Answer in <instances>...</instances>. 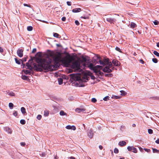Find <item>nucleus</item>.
<instances>
[{
  "label": "nucleus",
  "mask_w": 159,
  "mask_h": 159,
  "mask_svg": "<svg viewBox=\"0 0 159 159\" xmlns=\"http://www.w3.org/2000/svg\"><path fill=\"white\" fill-rule=\"evenodd\" d=\"M60 115L61 116H65V115H67L66 113L64 112V111L63 110H61L60 112Z\"/></svg>",
  "instance_id": "f3484780"
},
{
  "label": "nucleus",
  "mask_w": 159,
  "mask_h": 159,
  "mask_svg": "<svg viewBox=\"0 0 159 159\" xmlns=\"http://www.w3.org/2000/svg\"><path fill=\"white\" fill-rule=\"evenodd\" d=\"M120 92L121 93V95L123 96H125L127 94L126 92L123 90H121Z\"/></svg>",
  "instance_id": "6ab92c4d"
},
{
  "label": "nucleus",
  "mask_w": 159,
  "mask_h": 159,
  "mask_svg": "<svg viewBox=\"0 0 159 159\" xmlns=\"http://www.w3.org/2000/svg\"><path fill=\"white\" fill-rule=\"evenodd\" d=\"M66 20V18L65 17H63L61 18V20L63 21H65Z\"/></svg>",
  "instance_id": "49530a36"
},
{
  "label": "nucleus",
  "mask_w": 159,
  "mask_h": 159,
  "mask_svg": "<svg viewBox=\"0 0 159 159\" xmlns=\"http://www.w3.org/2000/svg\"><path fill=\"white\" fill-rule=\"evenodd\" d=\"M119 152V150L118 149L116 148H115L114 149V152L115 153H117Z\"/></svg>",
  "instance_id": "72a5a7b5"
},
{
  "label": "nucleus",
  "mask_w": 159,
  "mask_h": 159,
  "mask_svg": "<svg viewBox=\"0 0 159 159\" xmlns=\"http://www.w3.org/2000/svg\"><path fill=\"white\" fill-rule=\"evenodd\" d=\"M75 24L77 25H79L80 24V23L79 22V21L76 20H75Z\"/></svg>",
  "instance_id": "c03bdc74"
},
{
  "label": "nucleus",
  "mask_w": 159,
  "mask_h": 159,
  "mask_svg": "<svg viewBox=\"0 0 159 159\" xmlns=\"http://www.w3.org/2000/svg\"><path fill=\"white\" fill-rule=\"evenodd\" d=\"M39 56L37 59L38 64L33 63L32 60H30L26 63V68L31 69L33 68L35 70H39L42 69L52 70L55 68V64L61 61L66 64H69L72 61V57L69 55H67L62 57L61 54L58 53L53 57L52 52L48 54L39 53Z\"/></svg>",
  "instance_id": "f257e3e1"
},
{
  "label": "nucleus",
  "mask_w": 159,
  "mask_h": 159,
  "mask_svg": "<svg viewBox=\"0 0 159 159\" xmlns=\"http://www.w3.org/2000/svg\"><path fill=\"white\" fill-rule=\"evenodd\" d=\"M152 61L154 63H157L158 62V60L157 58H153L152 60Z\"/></svg>",
  "instance_id": "c756f323"
},
{
  "label": "nucleus",
  "mask_w": 159,
  "mask_h": 159,
  "mask_svg": "<svg viewBox=\"0 0 159 159\" xmlns=\"http://www.w3.org/2000/svg\"><path fill=\"white\" fill-rule=\"evenodd\" d=\"M120 159H125V158L124 157H121L120 158Z\"/></svg>",
  "instance_id": "e2e57ef3"
},
{
  "label": "nucleus",
  "mask_w": 159,
  "mask_h": 159,
  "mask_svg": "<svg viewBox=\"0 0 159 159\" xmlns=\"http://www.w3.org/2000/svg\"><path fill=\"white\" fill-rule=\"evenodd\" d=\"M157 47H159V43H157Z\"/></svg>",
  "instance_id": "bf43d9fd"
},
{
  "label": "nucleus",
  "mask_w": 159,
  "mask_h": 159,
  "mask_svg": "<svg viewBox=\"0 0 159 159\" xmlns=\"http://www.w3.org/2000/svg\"><path fill=\"white\" fill-rule=\"evenodd\" d=\"M139 149L140 151L141 152H143V148L141 147L139 148Z\"/></svg>",
  "instance_id": "4d7b16f0"
},
{
  "label": "nucleus",
  "mask_w": 159,
  "mask_h": 159,
  "mask_svg": "<svg viewBox=\"0 0 159 159\" xmlns=\"http://www.w3.org/2000/svg\"><path fill=\"white\" fill-rule=\"evenodd\" d=\"M112 62L114 65L116 66H119L120 64V62L115 60H114L112 61Z\"/></svg>",
  "instance_id": "1a4fd4ad"
},
{
  "label": "nucleus",
  "mask_w": 159,
  "mask_h": 159,
  "mask_svg": "<svg viewBox=\"0 0 159 159\" xmlns=\"http://www.w3.org/2000/svg\"><path fill=\"white\" fill-rule=\"evenodd\" d=\"M23 50L22 49H18L17 51V53L18 56L20 57H21L23 56Z\"/></svg>",
  "instance_id": "423d86ee"
},
{
  "label": "nucleus",
  "mask_w": 159,
  "mask_h": 159,
  "mask_svg": "<svg viewBox=\"0 0 159 159\" xmlns=\"http://www.w3.org/2000/svg\"><path fill=\"white\" fill-rule=\"evenodd\" d=\"M92 102H95L97 101V100L94 98H92L91 100Z\"/></svg>",
  "instance_id": "4c0bfd02"
},
{
  "label": "nucleus",
  "mask_w": 159,
  "mask_h": 159,
  "mask_svg": "<svg viewBox=\"0 0 159 159\" xmlns=\"http://www.w3.org/2000/svg\"><path fill=\"white\" fill-rule=\"evenodd\" d=\"M153 152V153H159V150L155 148H152Z\"/></svg>",
  "instance_id": "a878e982"
},
{
  "label": "nucleus",
  "mask_w": 159,
  "mask_h": 159,
  "mask_svg": "<svg viewBox=\"0 0 159 159\" xmlns=\"http://www.w3.org/2000/svg\"><path fill=\"white\" fill-rule=\"evenodd\" d=\"M20 123L22 125H24L25 123V120H21L20 121Z\"/></svg>",
  "instance_id": "bb28decb"
},
{
  "label": "nucleus",
  "mask_w": 159,
  "mask_h": 159,
  "mask_svg": "<svg viewBox=\"0 0 159 159\" xmlns=\"http://www.w3.org/2000/svg\"><path fill=\"white\" fill-rule=\"evenodd\" d=\"M136 27V25L133 22H132L131 24L130 27L134 28Z\"/></svg>",
  "instance_id": "5701e85b"
},
{
  "label": "nucleus",
  "mask_w": 159,
  "mask_h": 159,
  "mask_svg": "<svg viewBox=\"0 0 159 159\" xmlns=\"http://www.w3.org/2000/svg\"><path fill=\"white\" fill-rule=\"evenodd\" d=\"M88 135L89 138H92L93 136V132L92 130H90L88 133Z\"/></svg>",
  "instance_id": "9d476101"
},
{
  "label": "nucleus",
  "mask_w": 159,
  "mask_h": 159,
  "mask_svg": "<svg viewBox=\"0 0 159 159\" xmlns=\"http://www.w3.org/2000/svg\"><path fill=\"white\" fill-rule=\"evenodd\" d=\"M11 97H13L15 96V94L12 91L8 92L7 93Z\"/></svg>",
  "instance_id": "dca6fc26"
},
{
  "label": "nucleus",
  "mask_w": 159,
  "mask_h": 159,
  "mask_svg": "<svg viewBox=\"0 0 159 159\" xmlns=\"http://www.w3.org/2000/svg\"><path fill=\"white\" fill-rule=\"evenodd\" d=\"M49 112L47 110H45L44 111V116H47L49 115Z\"/></svg>",
  "instance_id": "a211bd4d"
},
{
  "label": "nucleus",
  "mask_w": 159,
  "mask_h": 159,
  "mask_svg": "<svg viewBox=\"0 0 159 159\" xmlns=\"http://www.w3.org/2000/svg\"><path fill=\"white\" fill-rule=\"evenodd\" d=\"M93 61L95 63H99L100 65L104 66V67L103 68L102 66L99 65L94 66L92 63H90L88 67L90 69L93 70L95 72H98L101 69H102L104 72L107 73H110L112 71L111 68L112 67V64L111 62L109 61L108 59H105L102 61L99 55H96L93 57Z\"/></svg>",
  "instance_id": "f03ea898"
},
{
  "label": "nucleus",
  "mask_w": 159,
  "mask_h": 159,
  "mask_svg": "<svg viewBox=\"0 0 159 159\" xmlns=\"http://www.w3.org/2000/svg\"><path fill=\"white\" fill-rule=\"evenodd\" d=\"M110 97L108 96H107L103 98V100L105 101H107L109 100Z\"/></svg>",
  "instance_id": "cd10ccee"
},
{
  "label": "nucleus",
  "mask_w": 159,
  "mask_h": 159,
  "mask_svg": "<svg viewBox=\"0 0 159 159\" xmlns=\"http://www.w3.org/2000/svg\"><path fill=\"white\" fill-rule=\"evenodd\" d=\"M112 98L114 99H120L121 98V97L117 96H113Z\"/></svg>",
  "instance_id": "393cba45"
},
{
  "label": "nucleus",
  "mask_w": 159,
  "mask_h": 159,
  "mask_svg": "<svg viewBox=\"0 0 159 159\" xmlns=\"http://www.w3.org/2000/svg\"><path fill=\"white\" fill-rule=\"evenodd\" d=\"M21 78L23 80H28V78L27 76H25V75H22L21 76Z\"/></svg>",
  "instance_id": "aec40b11"
},
{
  "label": "nucleus",
  "mask_w": 159,
  "mask_h": 159,
  "mask_svg": "<svg viewBox=\"0 0 159 159\" xmlns=\"http://www.w3.org/2000/svg\"><path fill=\"white\" fill-rule=\"evenodd\" d=\"M23 71L26 74H30V71L29 70H24Z\"/></svg>",
  "instance_id": "4be33fe9"
},
{
  "label": "nucleus",
  "mask_w": 159,
  "mask_h": 159,
  "mask_svg": "<svg viewBox=\"0 0 159 159\" xmlns=\"http://www.w3.org/2000/svg\"><path fill=\"white\" fill-rule=\"evenodd\" d=\"M27 29L28 31H31L33 29V27L31 26H29L27 27Z\"/></svg>",
  "instance_id": "7c9ffc66"
},
{
  "label": "nucleus",
  "mask_w": 159,
  "mask_h": 159,
  "mask_svg": "<svg viewBox=\"0 0 159 159\" xmlns=\"http://www.w3.org/2000/svg\"><path fill=\"white\" fill-rule=\"evenodd\" d=\"M139 61L140 62L142 63V64H143L144 63V61L142 59H140L139 60Z\"/></svg>",
  "instance_id": "603ef678"
},
{
  "label": "nucleus",
  "mask_w": 159,
  "mask_h": 159,
  "mask_svg": "<svg viewBox=\"0 0 159 159\" xmlns=\"http://www.w3.org/2000/svg\"><path fill=\"white\" fill-rule=\"evenodd\" d=\"M23 5H24V6L27 7H31L30 5H29V4H27L24 3L23 4Z\"/></svg>",
  "instance_id": "58836bf2"
},
{
  "label": "nucleus",
  "mask_w": 159,
  "mask_h": 159,
  "mask_svg": "<svg viewBox=\"0 0 159 159\" xmlns=\"http://www.w3.org/2000/svg\"><path fill=\"white\" fill-rule=\"evenodd\" d=\"M81 18H84V19H89V17H88V16H87V17H83V16H81Z\"/></svg>",
  "instance_id": "09e8293b"
},
{
  "label": "nucleus",
  "mask_w": 159,
  "mask_h": 159,
  "mask_svg": "<svg viewBox=\"0 0 159 159\" xmlns=\"http://www.w3.org/2000/svg\"><path fill=\"white\" fill-rule=\"evenodd\" d=\"M45 153H42V156L43 157L45 156Z\"/></svg>",
  "instance_id": "13d9d810"
},
{
  "label": "nucleus",
  "mask_w": 159,
  "mask_h": 159,
  "mask_svg": "<svg viewBox=\"0 0 159 159\" xmlns=\"http://www.w3.org/2000/svg\"><path fill=\"white\" fill-rule=\"evenodd\" d=\"M115 49H116V50L117 51L119 52H121V50L119 48L117 47H116Z\"/></svg>",
  "instance_id": "37998d69"
},
{
  "label": "nucleus",
  "mask_w": 159,
  "mask_h": 159,
  "mask_svg": "<svg viewBox=\"0 0 159 159\" xmlns=\"http://www.w3.org/2000/svg\"><path fill=\"white\" fill-rule=\"evenodd\" d=\"M60 35L57 33H54L53 34L54 37L56 38H59Z\"/></svg>",
  "instance_id": "2f4dec72"
},
{
  "label": "nucleus",
  "mask_w": 159,
  "mask_h": 159,
  "mask_svg": "<svg viewBox=\"0 0 159 159\" xmlns=\"http://www.w3.org/2000/svg\"><path fill=\"white\" fill-rule=\"evenodd\" d=\"M58 84L59 85L63 83V80L61 78L58 79Z\"/></svg>",
  "instance_id": "412c9836"
},
{
  "label": "nucleus",
  "mask_w": 159,
  "mask_h": 159,
  "mask_svg": "<svg viewBox=\"0 0 159 159\" xmlns=\"http://www.w3.org/2000/svg\"><path fill=\"white\" fill-rule=\"evenodd\" d=\"M127 149L128 151H132L134 153H137V149L133 146H128L127 148Z\"/></svg>",
  "instance_id": "39448f33"
},
{
  "label": "nucleus",
  "mask_w": 159,
  "mask_h": 159,
  "mask_svg": "<svg viewBox=\"0 0 159 159\" xmlns=\"http://www.w3.org/2000/svg\"><path fill=\"white\" fill-rule=\"evenodd\" d=\"M144 149L145 151L148 152H149L150 151V150L149 149L144 148Z\"/></svg>",
  "instance_id": "a19ab883"
},
{
  "label": "nucleus",
  "mask_w": 159,
  "mask_h": 159,
  "mask_svg": "<svg viewBox=\"0 0 159 159\" xmlns=\"http://www.w3.org/2000/svg\"><path fill=\"white\" fill-rule=\"evenodd\" d=\"M36 48H34L32 52L34 53V52H36Z\"/></svg>",
  "instance_id": "3c124183"
},
{
  "label": "nucleus",
  "mask_w": 159,
  "mask_h": 159,
  "mask_svg": "<svg viewBox=\"0 0 159 159\" xmlns=\"http://www.w3.org/2000/svg\"><path fill=\"white\" fill-rule=\"evenodd\" d=\"M20 111L22 114L24 115H25L26 113L25 109L23 107H21V108Z\"/></svg>",
  "instance_id": "ddd939ff"
},
{
  "label": "nucleus",
  "mask_w": 159,
  "mask_h": 159,
  "mask_svg": "<svg viewBox=\"0 0 159 159\" xmlns=\"http://www.w3.org/2000/svg\"><path fill=\"white\" fill-rule=\"evenodd\" d=\"M58 157H57V156H55L54 157V159H58Z\"/></svg>",
  "instance_id": "052dcab7"
},
{
  "label": "nucleus",
  "mask_w": 159,
  "mask_h": 159,
  "mask_svg": "<svg viewBox=\"0 0 159 159\" xmlns=\"http://www.w3.org/2000/svg\"><path fill=\"white\" fill-rule=\"evenodd\" d=\"M17 114H18V113H17V111H13V115L14 116H16L17 115Z\"/></svg>",
  "instance_id": "c9c22d12"
},
{
  "label": "nucleus",
  "mask_w": 159,
  "mask_h": 159,
  "mask_svg": "<svg viewBox=\"0 0 159 159\" xmlns=\"http://www.w3.org/2000/svg\"><path fill=\"white\" fill-rule=\"evenodd\" d=\"M91 78H92V79H94V76H92V77H91Z\"/></svg>",
  "instance_id": "0e129e2a"
},
{
  "label": "nucleus",
  "mask_w": 159,
  "mask_h": 159,
  "mask_svg": "<svg viewBox=\"0 0 159 159\" xmlns=\"http://www.w3.org/2000/svg\"><path fill=\"white\" fill-rule=\"evenodd\" d=\"M99 147V149H100V150H102V149L103 148V147L101 145H100Z\"/></svg>",
  "instance_id": "5fc2aeb1"
},
{
  "label": "nucleus",
  "mask_w": 159,
  "mask_h": 159,
  "mask_svg": "<svg viewBox=\"0 0 159 159\" xmlns=\"http://www.w3.org/2000/svg\"><path fill=\"white\" fill-rule=\"evenodd\" d=\"M148 132L149 134H151L153 133V131L151 129H149L148 130Z\"/></svg>",
  "instance_id": "f704fd0d"
},
{
  "label": "nucleus",
  "mask_w": 159,
  "mask_h": 159,
  "mask_svg": "<svg viewBox=\"0 0 159 159\" xmlns=\"http://www.w3.org/2000/svg\"><path fill=\"white\" fill-rule=\"evenodd\" d=\"M119 145L121 146H123L126 144V143L124 141H121L119 143Z\"/></svg>",
  "instance_id": "f8f14e48"
},
{
  "label": "nucleus",
  "mask_w": 159,
  "mask_h": 159,
  "mask_svg": "<svg viewBox=\"0 0 159 159\" xmlns=\"http://www.w3.org/2000/svg\"><path fill=\"white\" fill-rule=\"evenodd\" d=\"M3 51V49L1 47H0V52H2Z\"/></svg>",
  "instance_id": "8fccbe9b"
},
{
  "label": "nucleus",
  "mask_w": 159,
  "mask_h": 159,
  "mask_svg": "<svg viewBox=\"0 0 159 159\" xmlns=\"http://www.w3.org/2000/svg\"><path fill=\"white\" fill-rule=\"evenodd\" d=\"M155 142L157 144H159V139L156 140Z\"/></svg>",
  "instance_id": "864d4df0"
},
{
  "label": "nucleus",
  "mask_w": 159,
  "mask_h": 159,
  "mask_svg": "<svg viewBox=\"0 0 159 159\" xmlns=\"http://www.w3.org/2000/svg\"><path fill=\"white\" fill-rule=\"evenodd\" d=\"M13 104L12 103H10L9 104V107L11 109H12L13 107Z\"/></svg>",
  "instance_id": "b1692460"
},
{
  "label": "nucleus",
  "mask_w": 159,
  "mask_h": 159,
  "mask_svg": "<svg viewBox=\"0 0 159 159\" xmlns=\"http://www.w3.org/2000/svg\"><path fill=\"white\" fill-rule=\"evenodd\" d=\"M153 54L157 57H159V53L156 51H154Z\"/></svg>",
  "instance_id": "c85d7f7f"
},
{
  "label": "nucleus",
  "mask_w": 159,
  "mask_h": 159,
  "mask_svg": "<svg viewBox=\"0 0 159 159\" xmlns=\"http://www.w3.org/2000/svg\"><path fill=\"white\" fill-rule=\"evenodd\" d=\"M69 159H75V158L73 157H69Z\"/></svg>",
  "instance_id": "6e6d98bb"
},
{
  "label": "nucleus",
  "mask_w": 159,
  "mask_h": 159,
  "mask_svg": "<svg viewBox=\"0 0 159 159\" xmlns=\"http://www.w3.org/2000/svg\"><path fill=\"white\" fill-rule=\"evenodd\" d=\"M42 118V116L40 115H39L37 116V119L39 120H41Z\"/></svg>",
  "instance_id": "473e14b6"
},
{
  "label": "nucleus",
  "mask_w": 159,
  "mask_h": 159,
  "mask_svg": "<svg viewBox=\"0 0 159 159\" xmlns=\"http://www.w3.org/2000/svg\"><path fill=\"white\" fill-rule=\"evenodd\" d=\"M20 145L22 146H24L25 145V143L24 142H21L20 143Z\"/></svg>",
  "instance_id": "a18cd8bd"
},
{
  "label": "nucleus",
  "mask_w": 159,
  "mask_h": 159,
  "mask_svg": "<svg viewBox=\"0 0 159 159\" xmlns=\"http://www.w3.org/2000/svg\"><path fill=\"white\" fill-rule=\"evenodd\" d=\"M153 22L154 24L156 25H157L159 23L158 21L157 20H155Z\"/></svg>",
  "instance_id": "e433bc0d"
},
{
  "label": "nucleus",
  "mask_w": 159,
  "mask_h": 159,
  "mask_svg": "<svg viewBox=\"0 0 159 159\" xmlns=\"http://www.w3.org/2000/svg\"><path fill=\"white\" fill-rule=\"evenodd\" d=\"M15 60L16 62L18 64H20L22 62V60L21 59L18 60L16 58H15Z\"/></svg>",
  "instance_id": "2eb2a0df"
},
{
  "label": "nucleus",
  "mask_w": 159,
  "mask_h": 159,
  "mask_svg": "<svg viewBox=\"0 0 159 159\" xmlns=\"http://www.w3.org/2000/svg\"><path fill=\"white\" fill-rule=\"evenodd\" d=\"M71 67L75 72H81L82 70L80 67V62L78 61H75L73 62Z\"/></svg>",
  "instance_id": "7ed1b4c3"
},
{
  "label": "nucleus",
  "mask_w": 159,
  "mask_h": 159,
  "mask_svg": "<svg viewBox=\"0 0 159 159\" xmlns=\"http://www.w3.org/2000/svg\"><path fill=\"white\" fill-rule=\"evenodd\" d=\"M81 11V9L80 8H75L73 9L72 11L73 12L76 13L80 12Z\"/></svg>",
  "instance_id": "9b49d317"
},
{
  "label": "nucleus",
  "mask_w": 159,
  "mask_h": 159,
  "mask_svg": "<svg viewBox=\"0 0 159 159\" xmlns=\"http://www.w3.org/2000/svg\"><path fill=\"white\" fill-rule=\"evenodd\" d=\"M66 3L68 6H70L71 5V2H70L67 1Z\"/></svg>",
  "instance_id": "79ce46f5"
},
{
  "label": "nucleus",
  "mask_w": 159,
  "mask_h": 159,
  "mask_svg": "<svg viewBox=\"0 0 159 159\" xmlns=\"http://www.w3.org/2000/svg\"><path fill=\"white\" fill-rule=\"evenodd\" d=\"M84 86V84H81V85H80L79 86H81V87H83V86Z\"/></svg>",
  "instance_id": "680f3d73"
},
{
  "label": "nucleus",
  "mask_w": 159,
  "mask_h": 159,
  "mask_svg": "<svg viewBox=\"0 0 159 159\" xmlns=\"http://www.w3.org/2000/svg\"><path fill=\"white\" fill-rule=\"evenodd\" d=\"M5 130L9 134H11L12 133V131L11 129L9 127H6L5 128Z\"/></svg>",
  "instance_id": "4468645a"
},
{
  "label": "nucleus",
  "mask_w": 159,
  "mask_h": 159,
  "mask_svg": "<svg viewBox=\"0 0 159 159\" xmlns=\"http://www.w3.org/2000/svg\"><path fill=\"white\" fill-rule=\"evenodd\" d=\"M26 61V58H25L23 59V60H22V63H23L24 62H25Z\"/></svg>",
  "instance_id": "de8ad7c7"
},
{
  "label": "nucleus",
  "mask_w": 159,
  "mask_h": 159,
  "mask_svg": "<svg viewBox=\"0 0 159 159\" xmlns=\"http://www.w3.org/2000/svg\"><path fill=\"white\" fill-rule=\"evenodd\" d=\"M75 78V79L79 83L81 82H86L89 79V77L86 75L83 76L82 77L76 76ZM77 83H78V82H77Z\"/></svg>",
  "instance_id": "20e7f679"
},
{
  "label": "nucleus",
  "mask_w": 159,
  "mask_h": 159,
  "mask_svg": "<svg viewBox=\"0 0 159 159\" xmlns=\"http://www.w3.org/2000/svg\"><path fill=\"white\" fill-rule=\"evenodd\" d=\"M107 20L108 21L111 23L113 20H111V18H107Z\"/></svg>",
  "instance_id": "ea45409f"
},
{
  "label": "nucleus",
  "mask_w": 159,
  "mask_h": 159,
  "mask_svg": "<svg viewBox=\"0 0 159 159\" xmlns=\"http://www.w3.org/2000/svg\"><path fill=\"white\" fill-rule=\"evenodd\" d=\"M86 110L84 108H77L75 109V111L78 112L80 113L81 112H84Z\"/></svg>",
  "instance_id": "0eeeda50"
},
{
  "label": "nucleus",
  "mask_w": 159,
  "mask_h": 159,
  "mask_svg": "<svg viewBox=\"0 0 159 159\" xmlns=\"http://www.w3.org/2000/svg\"><path fill=\"white\" fill-rule=\"evenodd\" d=\"M66 128L67 129H71L73 130H75L76 129L74 125L71 126L70 125H68L66 127Z\"/></svg>",
  "instance_id": "6e6552de"
}]
</instances>
